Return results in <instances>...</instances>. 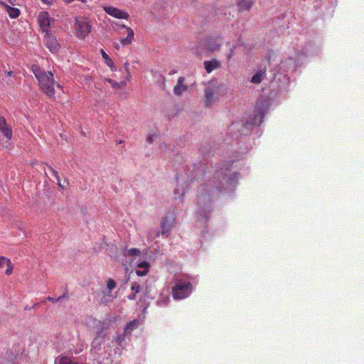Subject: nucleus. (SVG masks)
<instances>
[{
	"instance_id": "obj_42",
	"label": "nucleus",
	"mask_w": 364,
	"mask_h": 364,
	"mask_svg": "<svg viewBox=\"0 0 364 364\" xmlns=\"http://www.w3.org/2000/svg\"><path fill=\"white\" fill-rule=\"evenodd\" d=\"M136 298V294L132 293V294L128 296V299L130 300H134Z\"/></svg>"
},
{
	"instance_id": "obj_48",
	"label": "nucleus",
	"mask_w": 364,
	"mask_h": 364,
	"mask_svg": "<svg viewBox=\"0 0 364 364\" xmlns=\"http://www.w3.org/2000/svg\"><path fill=\"white\" fill-rule=\"evenodd\" d=\"M130 77H129V76H128V74H127V77H126V79H127V80H129Z\"/></svg>"
},
{
	"instance_id": "obj_1",
	"label": "nucleus",
	"mask_w": 364,
	"mask_h": 364,
	"mask_svg": "<svg viewBox=\"0 0 364 364\" xmlns=\"http://www.w3.org/2000/svg\"><path fill=\"white\" fill-rule=\"evenodd\" d=\"M214 178L213 181H209L205 185L202 186L199 190V195L198 196V210L197 217L204 219L205 221L208 220L211 212V198L213 195L218 191H223L225 184L230 183L232 178L228 177L226 175H223L222 178L218 177Z\"/></svg>"
},
{
	"instance_id": "obj_49",
	"label": "nucleus",
	"mask_w": 364,
	"mask_h": 364,
	"mask_svg": "<svg viewBox=\"0 0 364 364\" xmlns=\"http://www.w3.org/2000/svg\"><path fill=\"white\" fill-rule=\"evenodd\" d=\"M132 261H133V259H129V261H126L125 262H126V263H127V262H130V263H131Z\"/></svg>"
},
{
	"instance_id": "obj_35",
	"label": "nucleus",
	"mask_w": 364,
	"mask_h": 364,
	"mask_svg": "<svg viewBox=\"0 0 364 364\" xmlns=\"http://www.w3.org/2000/svg\"><path fill=\"white\" fill-rule=\"evenodd\" d=\"M49 170L50 171V172L53 173V175L55 176V178H56L57 181H59V175H58V173L57 171H55V169H53L52 168V166H48Z\"/></svg>"
},
{
	"instance_id": "obj_11",
	"label": "nucleus",
	"mask_w": 364,
	"mask_h": 364,
	"mask_svg": "<svg viewBox=\"0 0 364 364\" xmlns=\"http://www.w3.org/2000/svg\"><path fill=\"white\" fill-rule=\"evenodd\" d=\"M267 113L265 108H257L255 114L251 124H247L245 126L249 128L252 125L259 126L262 123L263 117Z\"/></svg>"
},
{
	"instance_id": "obj_47",
	"label": "nucleus",
	"mask_w": 364,
	"mask_h": 364,
	"mask_svg": "<svg viewBox=\"0 0 364 364\" xmlns=\"http://www.w3.org/2000/svg\"><path fill=\"white\" fill-rule=\"evenodd\" d=\"M13 73H14L13 72L9 71V72L8 73V75H9V76H11V75H13Z\"/></svg>"
},
{
	"instance_id": "obj_28",
	"label": "nucleus",
	"mask_w": 364,
	"mask_h": 364,
	"mask_svg": "<svg viewBox=\"0 0 364 364\" xmlns=\"http://www.w3.org/2000/svg\"><path fill=\"white\" fill-rule=\"evenodd\" d=\"M117 286L115 281L112 279H108L107 281V288L109 290V292H111L112 289H114Z\"/></svg>"
},
{
	"instance_id": "obj_24",
	"label": "nucleus",
	"mask_w": 364,
	"mask_h": 364,
	"mask_svg": "<svg viewBox=\"0 0 364 364\" xmlns=\"http://www.w3.org/2000/svg\"><path fill=\"white\" fill-rule=\"evenodd\" d=\"M103 294L104 295L100 301V304H107L108 303L111 302L114 297L111 292L105 293L103 291Z\"/></svg>"
},
{
	"instance_id": "obj_19",
	"label": "nucleus",
	"mask_w": 364,
	"mask_h": 364,
	"mask_svg": "<svg viewBox=\"0 0 364 364\" xmlns=\"http://www.w3.org/2000/svg\"><path fill=\"white\" fill-rule=\"evenodd\" d=\"M139 320L134 319V320L130 321L129 323H128L127 324V326L124 328V333L127 334V335L131 334L134 330H135L136 328H137L139 327Z\"/></svg>"
},
{
	"instance_id": "obj_52",
	"label": "nucleus",
	"mask_w": 364,
	"mask_h": 364,
	"mask_svg": "<svg viewBox=\"0 0 364 364\" xmlns=\"http://www.w3.org/2000/svg\"><path fill=\"white\" fill-rule=\"evenodd\" d=\"M175 73V71H171L170 74Z\"/></svg>"
},
{
	"instance_id": "obj_8",
	"label": "nucleus",
	"mask_w": 364,
	"mask_h": 364,
	"mask_svg": "<svg viewBox=\"0 0 364 364\" xmlns=\"http://www.w3.org/2000/svg\"><path fill=\"white\" fill-rule=\"evenodd\" d=\"M43 42L47 48L53 53H56L60 49V45L57 39L49 31H46L44 35Z\"/></svg>"
},
{
	"instance_id": "obj_18",
	"label": "nucleus",
	"mask_w": 364,
	"mask_h": 364,
	"mask_svg": "<svg viewBox=\"0 0 364 364\" xmlns=\"http://www.w3.org/2000/svg\"><path fill=\"white\" fill-rule=\"evenodd\" d=\"M220 66L221 63L217 59L204 61V67L208 73H211L213 70L220 68Z\"/></svg>"
},
{
	"instance_id": "obj_40",
	"label": "nucleus",
	"mask_w": 364,
	"mask_h": 364,
	"mask_svg": "<svg viewBox=\"0 0 364 364\" xmlns=\"http://www.w3.org/2000/svg\"><path fill=\"white\" fill-rule=\"evenodd\" d=\"M119 85V89L124 88L127 85V81L123 80L120 82H118Z\"/></svg>"
},
{
	"instance_id": "obj_45",
	"label": "nucleus",
	"mask_w": 364,
	"mask_h": 364,
	"mask_svg": "<svg viewBox=\"0 0 364 364\" xmlns=\"http://www.w3.org/2000/svg\"><path fill=\"white\" fill-rule=\"evenodd\" d=\"M66 4H70L72 3L73 1H74L75 0H63Z\"/></svg>"
},
{
	"instance_id": "obj_41",
	"label": "nucleus",
	"mask_w": 364,
	"mask_h": 364,
	"mask_svg": "<svg viewBox=\"0 0 364 364\" xmlns=\"http://www.w3.org/2000/svg\"><path fill=\"white\" fill-rule=\"evenodd\" d=\"M234 48H235L234 47H232V48H230V53H229V54H228V56H227V58H228V60H230V59L232 58V56L233 55V53H234Z\"/></svg>"
},
{
	"instance_id": "obj_16",
	"label": "nucleus",
	"mask_w": 364,
	"mask_h": 364,
	"mask_svg": "<svg viewBox=\"0 0 364 364\" xmlns=\"http://www.w3.org/2000/svg\"><path fill=\"white\" fill-rule=\"evenodd\" d=\"M266 67L260 68L259 69H258L256 73L252 76L251 79V82L254 84L261 83L266 76Z\"/></svg>"
},
{
	"instance_id": "obj_27",
	"label": "nucleus",
	"mask_w": 364,
	"mask_h": 364,
	"mask_svg": "<svg viewBox=\"0 0 364 364\" xmlns=\"http://www.w3.org/2000/svg\"><path fill=\"white\" fill-rule=\"evenodd\" d=\"M101 53L102 58L106 60V63L107 64V65L110 68H112L114 63L112 60L109 58V55L103 50H101Z\"/></svg>"
},
{
	"instance_id": "obj_32",
	"label": "nucleus",
	"mask_w": 364,
	"mask_h": 364,
	"mask_svg": "<svg viewBox=\"0 0 364 364\" xmlns=\"http://www.w3.org/2000/svg\"><path fill=\"white\" fill-rule=\"evenodd\" d=\"M136 267L139 269H149L150 264L148 262H141L139 264H137Z\"/></svg>"
},
{
	"instance_id": "obj_29",
	"label": "nucleus",
	"mask_w": 364,
	"mask_h": 364,
	"mask_svg": "<svg viewBox=\"0 0 364 364\" xmlns=\"http://www.w3.org/2000/svg\"><path fill=\"white\" fill-rule=\"evenodd\" d=\"M131 290L134 294H137L141 291V287L136 282H133L131 285Z\"/></svg>"
},
{
	"instance_id": "obj_26",
	"label": "nucleus",
	"mask_w": 364,
	"mask_h": 364,
	"mask_svg": "<svg viewBox=\"0 0 364 364\" xmlns=\"http://www.w3.org/2000/svg\"><path fill=\"white\" fill-rule=\"evenodd\" d=\"M68 297V294L65 292L64 293L62 296L58 297V298H53V297H51V296H48L46 299V301H51L54 304L61 301L63 299H67Z\"/></svg>"
},
{
	"instance_id": "obj_34",
	"label": "nucleus",
	"mask_w": 364,
	"mask_h": 364,
	"mask_svg": "<svg viewBox=\"0 0 364 364\" xmlns=\"http://www.w3.org/2000/svg\"><path fill=\"white\" fill-rule=\"evenodd\" d=\"M148 272H149V269H141V270L137 269V270H136V274L140 277L146 275Z\"/></svg>"
},
{
	"instance_id": "obj_7",
	"label": "nucleus",
	"mask_w": 364,
	"mask_h": 364,
	"mask_svg": "<svg viewBox=\"0 0 364 364\" xmlns=\"http://www.w3.org/2000/svg\"><path fill=\"white\" fill-rule=\"evenodd\" d=\"M107 328V327L102 325V327L98 329L91 344L92 350H95L97 351L102 348V344H104L106 341V337L107 335L106 331Z\"/></svg>"
},
{
	"instance_id": "obj_46",
	"label": "nucleus",
	"mask_w": 364,
	"mask_h": 364,
	"mask_svg": "<svg viewBox=\"0 0 364 364\" xmlns=\"http://www.w3.org/2000/svg\"><path fill=\"white\" fill-rule=\"evenodd\" d=\"M58 186L60 188H63V185L61 184L60 183V180L59 179V181H58Z\"/></svg>"
},
{
	"instance_id": "obj_36",
	"label": "nucleus",
	"mask_w": 364,
	"mask_h": 364,
	"mask_svg": "<svg viewBox=\"0 0 364 364\" xmlns=\"http://www.w3.org/2000/svg\"><path fill=\"white\" fill-rule=\"evenodd\" d=\"M174 194L176 196L178 195V198L181 200L182 198L183 197V196L185 195V191H181L179 189L176 188L174 191Z\"/></svg>"
},
{
	"instance_id": "obj_38",
	"label": "nucleus",
	"mask_w": 364,
	"mask_h": 364,
	"mask_svg": "<svg viewBox=\"0 0 364 364\" xmlns=\"http://www.w3.org/2000/svg\"><path fill=\"white\" fill-rule=\"evenodd\" d=\"M156 136L155 134H151V135H149V136H147L146 138V141L147 143L149 144H152L153 143V141H154V138Z\"/></svg>"
},
{
	"instance_id": "obj_20",
	"label": "nucleus",
	"mask_w": 364,
	"mask_h": 364,
	"mask_svg": "<svg viewBox=\"0 0 364 364\" xmlns=\"http://www.w3.org/2000/svg\"><path fill=\"white\" fill-rule=\"evenodd\" d=\"M141 251L137 248L124 249L123 250V255L125 257H136L139 256Z\"/></svg>"
},
{
	"instance_id": "obj_43",
	"label": "nucleus",
	"mask_w": 364,
	"mask_h": 364,
	"mask_svg": "<svg viewBox=\"0 0 364 364\" xmlns=\"http://www.w3.org/2000/svg\"><path fill=\"white\" fill-rule=\"evenodd\" d=\"M43 4H51L52 0H41Z\"/></svg>"
},
{
	"instance_id": "obj_31",
	"label": "nucleus",
	"mask_w": 364,
	"mask_h": 364,
	"mask_svg": "<svg viewBox=\"0 0 364 364\" xmlns=\"http://www.w3.org/2000/svg\"><path fill=\"white\" fill-rule=\"evenodd\" d=\"M127 334H125L124 332L123 333V334L122 335H119L118 336H117L116 339H115V341L116 343L122 346V343L125 339V336H127Z\"/></svg>"
},
{
	"instance_id": "obj_6",
	"label": "nucleus",
	"mask_w": 364,
	"mask_h": 364,
	"mask_svg": "<svg viewBox=\"0 0 364 364\" xmlns=\"http://www.w3.org/2000/svg\"><path fill=\"white\" fill-rule=\"evenodd\" d=\"M75 30L79 38H85L91 31L90 22L84 18H76Z\"/></svg>"
},
{
	"instance_id": "obj_3",
	"label": "nucleus",
	"mask_w": 364,
	"mask_h": 364,
	"mask_svg": "<svg viewBox=\"0 0 364 364\" xmlns=\"http://www.w3.org/2000/svg\"><path fill=\"white\" fill-rule=\"evenodd\" d=\"M225 94V87L216 80L210 81L204 90L205 103L207 107L211 106Z\"/></svg>"
},
{
	"instance_id": "obj_14",
	"label": "nucleus",
	"mask_w": 364,
	"mask_h": 364,
	"mask_svg": "<svg viewBox=\"0 0 364 364\" xmlns=\"http://www.w3.org/2000/svg\"><path fill=\"white\" fill-rule=\"evenodd\" d=\"M0 132L9 140L12 138V131L4 117H0Z\"/></svg>"
},
{
	"instance_id": "obj_15",
	"label": "nucleus",
	"mask_w": 364,
	"mask_h": 364,
	"mask_svg": "<svg viewBox=\"0 0 364 364\" xmlns=\"http://www.w3.org/2000/svg\"><path fill=\"white\" fill-rule=\"evenodd\" d=\"M185 77H179L176 85L173 87V93L176 96H181L184 92L187 91L188 86L184 84Z\"/></svg>"
},
{
	"instance_id": "obj_39",
	"label": "nucleus",
	"mask_w": 364,
	"mask_h": 364,
	"mask_svg": "<svg viewBox=\"0 0 364 364\" xmlns=\"http://www.w3.org/2000/svg\"><path fill=\"white\" fill-rule=\"evenodd\" d=\"M124 68L126 70V72H127V74H128V76L129 77H131V74H130V72H129V64L128 63H124Z\"/></svg>"
},
{
	"instance_id": "obj_22",
	"label": "nucleus",
	"mask_w": 364,
	"mask_h": 364,
	"mask_svg": "<svg viewBox=\"0 0 364 364\" xmlns=\"http://www.w3.org/2000/svg\"><path fill=\"white\" fill-rule=\"evenodd\" d=\"M6 11L11 18H16L20 15V10L17 8L6 6Z\"/></svg>"
},
{
	"instance_id": "obj_23",
	"label": "nucleus",
	"mask_w": 364,
	"mask_h": 364,
	"mask_svg": "<svg viewBox=\"0 0 364 364\" xmlns=\"http://www.w3.org/2000/svg\"><path fill=\"white\" fill-rule=\"evenodd\" d=\"M55 364H78V363L72 361V360L68 357L58 356L55 360Z\"/></svg>"
},
{
	"instance_id": "obj_30",
	"label": "nucleus",
	"mask_w": 364,
	"mask_h": 364,
	"mask_svg": "<svg viewBox=\"0 0 364 364\" xmlns=\"http://www.w3.org/2000/svg\"><path fill=\"white\" fill-rule=\"evenodd\" d=\"M6 266H7V269L6 270V274L7 275H10L12 274V272H13V269H14V266L13 264H11V262L10 259H8L7 260V262H6Z\"/></svg>"
},
{
	"instance_id": "obj_9",
	"label": "nucleus",
	"mask_w": 364,
	"mask_h": 364,
	"mask_svg": "<svg viewBox=\"0 0 364 364\" xmlns=\"http://www.w3.org/2000/svg\"><path fill=\"white\" fill-rule=\"evenodd\" d=\"M121 27L123 28H125L127 30V36L125 38H120L119 43H118V42L114 43V47L117 50H119L120 45H122V46H127L132 44V41L134 40V31L131 28H129L124 24L122 25Z\"/></svg>"
},
{
	"instance_id": "obj_17",
	"label": "nucleus",
	"mask_w": 364,
	"mask_h": 364,
	"mask_svg": "<svg viewBox=\"0 0 364 364\" xmlns=\"http://www.w3.org/2000/svg\"><path fill=\"white\" fill-rule=\"evenodd\" d=\"M280 70L284 72L294 71L295 70V62L292 58L282 60L279 64Z\"/></svg>"
},
{
	"instance_id": "obj_4",
	"label": "nucleus",
	"mask_w": 364,
	"mask_h": 364,
	"mask_svg": "<svg viewBox=\"0 0 364 364\" xmlns=\"http://www.w3.org/2000/svg\"><path fill=\"white\" fill-rule=\"evenodd\" d=\"M192 289L193 287L190 282L176 279L175 286L172 288L173 297L175 299H185L191 294Z\"/></svg>"
},
{
	"instance_id": "obj_21",
	"label": "nucleus",
	"mask_w": 364,
	"mask_h": 364,
	"mask_svg": "<svg viewBox=\"0 0 364 364\" xmlns=\"http://www.w3.org/2000/svg\"><path fill=\"white\" fill-rule=\"evenodd\" d=\"M252 6V0H240L238 7L240 10H249Z\"/></svg>"
},
{
	"instance_id": "obj_12",
	"label": "nucleus",
	"mask_w": 364,
	"mask_h": 364,
	"mask_svg": "<svg viewBox=\"0 0 364 364\" xmlns=\"http://www.w3.org/2000/svg\"><path fill=\"white\" fill-rule=\"evenodd\" d=\"M38 20L41 28L43 30V32L46 33V31H48V28L50 26L51 22V18L49 14L46 11L41 12Z\"/></svg>"
},
{
	"instance_id": "obj_13",
	"label": "nucleus",
	"mask_w": 364,
	"mask_h": 364,
	"mask_svg": "<svg viewBox=\"0 0 364 364\" xmlns=\"http://www.w3.org/2000/svg\"><path fill=\"white\" fill-rule=\"evenodd\" d=\"M175 218L173 215H166L161 223V234L168 232L173 226Z\"/></svg>"
},
{
	"instance_id": "obj_37",
	"label": "nucleus",
	"mask_w": 364,
	"mask_h": 364,
	"mask_svg": "<svg viewBox=\"0 0 364 364\" xmlns=\"http://www.w3.org/2000/svg\"><path fill=\"white\" fill-rule=\"evenodd\" d=\"M8 259L5 257H0V268L3 267L4 264H6Z\"/></svg>"
},
{
	"instance_id": "obj_10",
	"label": "nucleus",
	"mask_w": 364,
	"mask_h": 364,
	"mask_svg": "<svg viewBox=\"0 0 364 364\" xmlns=\"http://www.w3.org/2000/svg\"><path fill=\"white\" fill-rule=\"evenodd\" d=\"M103 10L109 16L119 19H128L129 14L123 10L119 9L112 6H103Z\"/></svg>"
},
{
	"instance_id": "obj_25",
	"label": "nucleus",
	"mask_w": 364,
	"mask_h": 364,
	"mask_svg": "<svg viewBox=\"0 0 364 364\" xmlns=\"http://www.w3.org/2000/svg\"><path fill=\"white\" fill-rule=\"evenodd\" d=\"M161 234V232H160L157 229L150 230L147 234V240L149 241H153L156 237H159Z\"/></svg>"
},
{
	"instance_id": "obj_51",
	"label": "nucleus",
	"mask_w": 364,
	"mask_h": 364,
	"mask_svg": "<svg viewBox=\"0 0 364 364\" xmlns=\"http://www.w3.org/2000/svg\"><path fill=\"white\" fill-rule=\"evenodd\" d=\"M9 3L11 4H14L12 0H9Z\"/></svg>"
},
{
	"instance_id": "obj_44",
	"label": "nucleus",
	"mask_w": 364,
	"mask_h": 364,
	"mask_svg": "<svg viewBox=\"0 0 364 364\" xmlns=\"http://www.w3.org/2000/svg\"><path fill=\"white\" fill-rule=\"evenodd\" d=\"M0 5L3 6L6 9V6H8L7 4H6L4 2H3L1 1H0Z\"/></svg>"
},
{
	"instance_id": "obj_50",
	"label": "nucleus",
	"mask_w": 364,
	"mask_h": 364,
	"mask_svg": "<svg viewBox=\"0 0 364 364\" xmlns=\"http://www.w3.org/2000/svg\"><path fill=\"white\" fill-rule=\"evenodd\" d=\"M122 140H119V141H117V144H122Z\"/></svg>"
},
{
	"instance_id": "obj_33",
	"label": "nucleus",
	"mask_w": 364,
	"mask_h": 364,
	"mask_svg": "<svg viewBox=\"0 0 364 364\" xmlns=\"http://www.w3.org/2000/svg\"><path fill=\"white\" fill-rule=\"evenodd\" d=\"M105 80L107 82H108L113 88L119 89V85H118L117 82H115L114 80H113L112 79H106Z\"/></svg>"
},
{
	"instance_id": "obj_5",
	"label": "nucleus",
	"mask_w": 364,
	"mask_h": 364,
	"mask_svg": "<svg viewBox=\"0 0 364 364\" xmlns=\"http://www.w3.org/2000/svg\"><path fill=\"white\" fill-rule=\"evenodd\" d=\"M223 44V39L220 35L210 36L205 38L204 47L209 52L218 50Z\"/></svg>"
},
{
	"instance_id": "obj_2",
	"label": "nucleus",
	"mask_w": 364,
	"mask_h": 364,
	"mask_svg": "<svg viewBox=\"0 0 364 364\" xmlns=\"http://www.w3.org/2000/svg\"><path fill=\"white\" fill-rule=\"evenodd\" d=\"M31 70L38 80L41 89L48 97L53 98L55 97L54 85L55 84L57 87L63 89L60 84L54 81L53 74L51 72L43 70L38 65H33Z\"/></svg>"
}]
</instances>
